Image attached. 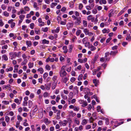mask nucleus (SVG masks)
<instances>
[{"instance_id": "774afa93", "label": "nucleus", "mask_w": 131, "mask_h": 131, "mask_svg": "<svg viewBox=\"0 0 131 131\" xmlns=\"http://www.w3.org/2000/svg\"><path fill=\"white\" fill-rule=\"evenodd\" d=\"M75 79L74 77L71 78L70 80V81L72 83H73L75 80Z\"/></svg>"}, {"instance_id": "a19ab883", "label": "nucleus", "mask_w": 131, "mask_h": 131, "mask_svg": "<svg viewBox=\"0 0 131 131\" xmlns=\"http://www.w3.org/2000/svg\"><path fill=\"white\" fill-rule=\"evenodd\" d=\"M24 9L26 12V11H29L30 10V9L28 7L26 6L24 7Z\"/></svg>"}, {"instance_id": "c85d7f7f", "label": "nucleus", "mask_w": 131, "mask_h": 131, "mask_svg": "<svg viewBox=\"0 0 131 131\" xmlns=\"http://www.w3.org/2000/svg\"><path fill=\"white\" fill-rule=\"evenodd\" d=\"M56 85L57 83L56 82H54L53 83L52 87V89L54 90L55 89L56 86Z\"/></svg>"}, {"instance_id": "4c0bfd02", "label": "nucleus", "mask_w": 131, "mask_h": 131, "mask_svg": "<svg viewBox=\"0 0 131 131\" xmlns=\"http://www.w3.org/2000/svg\"><path fill=\"white\" fill-rule=\"evenodd\" d=\"M127 9V8L126 7H125L119 13V14H123L125 11Z\"/></svg>"}, {"instance_id": "6e6d98bb", "label": "nucleus", "mask_w": 131, "mask_h": 131, "mask_svg": "<svg viewBox=\"0 0 131 131\" xmlns=\"http://www.w3.org/2000/svg\"><path fill=\"white\" fill-rule=\"evenodd\" d=\"M4 16L7 17L9 16V14L7 11H5L4 12Z\"/></svg>"}, {"instance_id": "4468645a", "label": "nucleus", "mask_w": 131, "mask_h": 131, "mask_svg": "<svg viewBox=\"0 0 131 131\" xmlns=\"http://www.w3.org/2000/svg\"><path fill=\"white\" fill-rule=\"evenodd\" d=\"M93 82L95 84V85L96 86L99 83V81L96 79H94L93 80Z\"/></svg>"}, {"instance_id": "39448f33", "label": "nucleus", "mask_w": 131, "mask_h": 131, "mask_svg": "<svg viewBox=\"0 0 131 131\" xmlns=\"http://www.w3.org/2000/svg\"><path fill=\"white\" fill-rule=\"evenodd\" d=\"M74 24L72 22H69L67 24V28L68 30L71 29L73 26Z\"/></svg>"}, {"instance_id": "8fccbe9b", "label": "nucleus", "mask_w": 131, "mask_h": 131, "mask_svg": "<svg viewBox=\"0 0 131 131\" xmlns=\"http://www.w3.org/2000/svg\"><path fill=\"white\" fill-rule=\"evenodd\" d=\"M44 122L46 125H48L49 124V123L48 121V118L45 119L44 121Z\"/></svg>"}, {"instance_id": "b1692460", "label": "nucleus", "mask_w": 131, "mask_h": 131, "mask_svg": "<svg viewBox=\"0 0 131 131\" xmlns=\"http://www.w3.org/2000/svg\"><path fill=\"white\" fill-rule=\"evenodd\" d=\"M63 49L64 50V52L66 53L68 51V50L67 49V47L66 46H64L63 47Z\"/></svg>"}, {"instance_id": "bf43d9fd", "label": "nucleus", "mask_w": 131, "mask_h": 131, "mask_svg": "<svg viewBox=\"0 0 131 131\" xmlns=\"http://www.w3.org/2000/svg\"><path fill=\"white\" fill-rule=\"evenodd\" d=\"M8 88H10V85H4L3 88V89H7Z\"/></svg>"}, {"instance_id": "338daca9", "label": "nucleus", "mask_w": 131, "mask_h": 131, "mask_svg": "<svg viewBox=\"0 0 131 131\" xmlns=\"http://www.w3.org/2000/svg\"><path fill=\"white\" fill-rule=\"evenodd\" d=\"M31 128L32 131H35V129L34 128V125H31Z\"/></svg>"}, {"instance_id": "ea45409f", "label": "nucleus", "mask_w": 131, "mask_h": 131, "mask_svg": "<svg viewBox=\"0 0 131 131\" xmlns=\"http://www.w3.org/2000/svg\"><path fill=\"white\" fill-rule=\"evenodd\" d=\"M82 68V66L81 65H79L78 66L77 68H75L74 70L75 71H77L78 70H80Z\"/></svg>"}, {"instance_id": "e2e57ef3", "label": "nucleus", "mask_w": 131, "mask_h": 131, "mask_svg": "<svg viewBox=\"0 0 131 131\" xmlns=\"http://www.w3.org/2000/svg\"><path fill=\"white\" fill-rule=\"evenodd\" d=\"M70 59L69 58H67V63H68V65L71 64V63L70 62Z\"/></svg>"}, {"instance_id": "f257e3e1", "label": "nucleus", "mask_w": 131, "mask_h": 131, "mask_svg": "<svg viewBox=\"0 0 131 131\" xmlns=\"http://www.w3.org/2000/svg\"><path fill=\"white\" fill-rule=\"evenodd\" d=\"M66 66H63L61 68L60 71L59 72L60 76L62 77H64L66 76L67 73L66 72L65 68L66 67Z\"/></svg>"}, {"instance_id": "dca6fc26", "label": "nucleus", "mask_w": 131, "mask_h": 131, "mask_svg": "<svg viewBox=\"0 0 131 131\" xmlns=\"http://www.w3.org/2000/svg\"><path fill=\"white\" fill-rule=\"evenodd\" d=\"M73 92L75 94H78L79 92V91L78 89V87L77 86H75L74 88V90H73Z\"/></svg>"}, {"instance_id": "2f4dec72", "label": "nucleus", "mask_w": 131, "mask_h": 131, "mask_svg": "<svg viewBox=\"0 0 131 131\" xmlns=\"http://www.w3.org/2000/svg\"><path fill=\"white\" fill-rule=\"evenodd\" d=\"M81 32V31L80 29H78L77 31L76 32V35L77 36H78L80 35Z\"/></svg>"}, {"instance_id": "79ce46f5", "label": "nucleus", "mask_w": 131, "mask_h": 131, "mask_svg": "<svg viewBox=\"0 0 131 131\" xmlns=\"http://www.w3.org/2000/svg\"><path fill=\"white\" fill-rule=\"evenodd\" d=\"M79 109L80 108L79 107L75 106H74L73 110L75 111H79Z\"/></svg>"}, {"instance_id": "a878e982", "label": "nucleus", "mask_w": 131, "mask_h": 131, "mask_svg": "<svg viewBox=\"0 0 131 131\" xmlns=\"http://www.w3.org/2000/svg\"><path fill=\"white\" fill-rule=\"evenodd\" d=\"M37 71H38L41 74H42L43 72V69L41 68H40L38 69Z\"/></svg>"}, {"instance_id": "f8f14e48", "label": "nucleus", "mask_w": 131, "mask_h": 131, "mask_svg": "<svg viewBox=\"0 0 131 131\" xmlns=\"http://www.w3.org/2000/svg\"><path fill=\"white\" fill-rule=\"evenodd\" d=\"M33 108L34 109L33 110V114L34 115L38 110L37 106V105H35Z\"/></svg>"}, {"instance_id": "de8ad7c7", "label": "nucleus", "mask_w": 131, "mask_h": 131, "mask_svg": "<svg viewBox=\"0 0 131 131\" xmlns=\"http://www.w3.org/2000/svg\"><path fill=\"white\" fill-rule=\"evenodd\" d=\"M48 75V73L47 72L45 73L43 75V77L44 79L47 77Z\"/></svg>"}, {"instance_id": "7ed1b4c3", "label": "nucleus", "mask_w": 131, "mask_h": 131, "mask_svg": "<svg viewBox=\"0 0 131 131\" xmlns=\"http://www.w3.org/2000/svg\"><path fill=\"white\" fill-rule=\"evenodd\" d=\"M83 32L86 35L90 36L93 35V33L90 32L89 30L87 28H84L83 29Z\"/></svg>"}, {"instance_id": "473e14b6", "label": "nucleus", "mask_w": 131, "mask_h": 131, "mask_svg": "<svg viewBox=\"0 0 131 131\" xmlns=\"http://www.w3.org/2000/svg\"><path fill=\"white\" fill-rule=\"evenodd\" d=\"M60 99V96L59 95H58L57 96L56 99V101L57 103H58Z\"/></svg>"}, {"instance_id": "a18cd8bd", "label": "nucleus", "mask_w": 131, "mask_h": 131, "mask_svg": "<svg viewBox=\"0 0 131 131\" xmlns=\"http://www.w3.org/2000/svg\"><path fill=\"white\" fill-rule=\"evenodd\" d=\"M10 118L8 116H6L5 117V120L6 122L7 123H8L9 122L10 120Z\"/></svg>"}, {"instance_id": "603ef678", "label": "nucleus", "mask_w": 131, "mask_h": 131, "mask_svg": "<svg viewBox=\"0 0 131 131\" xmlns=\"http://www.w3.org/2000/svg\"><path fill=\"white\" fill-rule=\"evenodd\" d=\"M117 51H111L110 52V54L114 55L115 54L117 53Z\"/></svg>"}, {"instance_id": "37998d69", "label": "nucleus", "mask_w": 131, "mask_h": 131, "mask_svg": "<svg viewBox=\"0 0 131 131\" xmlns=\"http://www.w3.org/2000/svg\"><path fill=\"white\" fill-rule=\"evenodd\" d=\"M93 17V16L92 15H90L87 17V19L88 20H90Z\"/></svg>"}, {"instance_id": "412c9836", "label": "nucleus", "mask_w": 131, "mask_h": 131, "mask_svg": "<svg viewBox=\"0 0 131 131\" xmlns=\"http://www.w3.org/2000/svg\"><path fill=\"white\" fill-rule=\"evenodd\" d=\"M14 101L18 105H19L21 103V100H19L18 99H15Z\"/></svg>"}, {"instance_id": "9b49d317", "label": "nucleus", "mask_w": 131, "mask_h": 131, "mask_svg": "<svg viewBox=\"0 0 131 131\" xmlns=\"http://www.w3.org/2000/svg\"><path fill=\"white\" fill-rule=\"evenodd\" d=\"M73 93L72 92H70L69 95V100H70L73 97ZM68 102H69L70 101L68 100Z\"/></svg>"}, {"instance_id": "bb28decb", "label": "nucleus", "mask_w": 131, "mask_h": 131, "mask_svg": "<svg viewBox=\"0 0 131 131\" xmlns=\"http://www.w3.org/2000/svg\"><path fill=\"white\" fill-rule=\"evenodd\" d=\"M83 26L85 27H86L87 26V22L86 20H84L83 21Z\"/></svg>"}, {"instance_id": "423d86ee", "label": "nucleus", "mask_w": 131, "mask_h": 131, "mask_svg": "<svg viewBox=\"0 0 131 131\" xmlns=\"http://www.w3.org/2000/svg\"><path fill=\"white\" fill-rule=\"evenodd\" d=\"M38 22L39 23L38 25L40 27L43 26L45 25V23L42 21L41 18H39L38 19Z\"/></svg>"}, {"instance_id": "f03ea898", "label": "nucleus", "mask_w": 131, "mask_h": 131, "mask_svg": "<svg viewBox=\"0 0 131 131\" xmlns=\"http://www.w3.org/2000/svg\"><path fill=\"white\" fill-rule=\"evenodd\" d=\"M10 58L11 60L15 59L16 57H18L17 53L16 52H10L9 53Z\"/></svg>"}, {"instance_id": "0e129e2a", "label": "nucleus", "mask_w": 131, "mask_h": 131, "mask_svg": "<svg viewBox=\"0 0 131 131\" xmlns=\"http://www.w3.org/2000/svg\"><path fill=\"white\" fill-rule=\"evenodd\" d=\"M91 128V126L90 125H86L85 127V129H90Z\"/></svg>"}, {"instance_id": "69168bd1", "label": "nucleus", "mask_w": 131, "mask_h": 131, "mask_svg": "<svg viewBox=\"0 0 131 131\" xmlns=\"http://www.w3.org/2000/svg\"><path fill=\"white\" fill-rule=\"evenodd\" d=\"M45 85V88L46 90H49L50 89V86L46 85Z\"/></svg>"}, {"instance_id": "cd10ccee", "label": "nucleus", "mask_w": 131, "mask_h": 131, "mask_svg": "<svg viewBox=\"0 0 131 131\" xmlns=\"http://www.w3.org/2000/svg\"><path fill=\"white\" fill-rule=\"evenodd\" d=\"M57 5V3H52L50 5V7L52 8H53L55 6Z\"/></svg>"}, {"instance_id": "4d7b16f0", "label": "nucleus", "mask_w": 131, "mask_h": 131, "mask_svg": "<svg viewBox=\"0 0 131 131\" xmlns=\"http://www.w3.org/2000/svg\"><path fill=\"white\" fill-rule=\"evenodd\" d=\"M83 7V4L81 3H80L79 4V9L80 10H81L82 8Z\"/></svg>"}, {"instance_id": "5701e85b", "label": "nucleus", "mask_w": 131, "mask_h": 131, "mask_svg": "<svg viewBox=\"0 0 131 131\" xmlns=\"http://www.w3.org/2000/svg\"><path fill=\"white\" fill-rule=\"evenodd\" d=\"M2 59H3L5 61H7L8 60V58L7 57V56L5 54L3 55L2 56Z\"/></svg>"}, {"instance_id": "49530a36", "label": "nucleus", "mask_w": 131, "mask_h": 131, "mask_svg": "<svg viewBox=\"0 0 131 131\" xmlns=\"http://www.w3.org/2000/svg\"><path fill=\"white\" fill-rule=\"evenodd\" d=\"M131 39V36H130V35L129 34H128L127 35V37L126 39L127 40H130Z\"/></svg>"}, {"instance_id": "c9c22d12", "label": "nucleus", "mask_w": 131, "mask_h": 131, "mask_svg": "<svg viewBox=\"0 0 131 131\" xmlns=\"http://www.w3.org/2000/svg\"><path fill=\"white\" fill-rule=\"evenodd\" d=\"M2 103L5 105H8L9 104V102L8 101L4 100L2 101Z\"/></svg>"}, {"instance_id": "ddd939ff", "label": "nucleus", "mask_w": 131, "mask_h": 131, "mask_svg": "<svg viewBox=\"0 0 131 131\" xmlns=\"http://www.w3.org/2000/svg\"><path fill=\"white\" fill-rule=\"evenodd\" d=\"M89 48L90 49L91 51H94L96 49V48L92 45H91L89 47Z\"/></svg>"}, {"instance_id": "aec40b11", "label": "nucleus", "mask_w": 131, "mask_h": 131, "mask_svg": "<svg viewBox=\"0 0 131 131\" xmlns=\"http://www.w3.org/2000/svg\"><path fill=\"white\" fill-rule=\"evenodd\" d=\"M69 115L71 116L72 117L76 115V113H74L72 111H71L69 112Z\"/></svg>"}, {"instance_id": "c03bdc74", "label": "nucleus", "mask_w": 131, "mask_h": 131, "mask_svg": "<svg viewBox=\"0 0 131 131\" xmlns=\"http://www.w3.org/2000/svg\"><path fill=\"white\" fill-rule=\"evenodd\" d=\"M77 39V37L75 36H74L71 39L72 40V42H74Z\"/></svg>"}, {"instance_id": "f3484780", "label": "nucleus", "mask_w": 131, "mask_h": 131, "mask_svg": "<svg viewBox=\"0 0 131 131\" xmlns=\"http://www.w3.org/2000/svg\"><path fill=\"white\" fill-rule=\"evenodd\" d=\"M61 96L63 100H66L68 99V97L67 95H64L63 93H61Z\"/></svg>"}, {"instance_id": "680f3d73", "label": "nucleus", "mask_w": 131, "mask_h": 131, "mask_svg": "<svg viewBox=\"0 0 131 131\" xmlns=\"http://www.w3.org/2000/svg\"><path fill=\"white\" fill-rule=\"evenodd\" d=\"M52 110L54 111V113H56L58 111L56 109V107L55 106H53L52 107Z\"/></svg>"}, {"instance_id": "58836bf2", "label": "nucleus", "mask_w": 131, "mask_h": 131, "mask_svg": "<svg viewBox=\"0 0 131 131\" xmlns=\"http://www.w3.org/2000/svg\"><path fill=\"white\" fill-rule=\"evenodd\" d=\"M29 68H32L34 66V63H31L30 62H29L28 64Z\"/></svg>"}, {"instance_id": "09e8293b", "label": "nucleus", "mask_w": 131, "mask_h": 131, "mask_svg": "<svg viewBox=\"0 0 131 131\" xmlns=\"http://www.w3.org/2000/svg\"><path fill=\"white\" fill-rule=\"evenodd\" d=\"M25 17V15H20L19 16V18L20 19L23 20Z\"/></svg>"}, {"instance_id": "052dcab7", "label": "nucleus", "mask_w": 131, "mask_h": 131, "mask_svg": "<svg viewBox=\"0 0 131 131\" xmlns=\"http://www.w3.org/2000/svg\"><path fill=\"white\" fill-rule=\"evenodd\" d=\"M34 23H32L30 25V27L31 29H33L34 27Z\"/></svg>"}, {"instance_id": "1a4fd4ad", "label": "nucleus", "mask_w": 131, "mask_h": 131, "mask_svg": "<svg viewBox=\"0 0 131 131\" xmlns=\"http://www.w3.org/2000/svg\"><path fill=\"white\" fill-rule=\"evenodd\" d=\"M94 4L93 3L90 4V5L87 6L86 7V9L88 10H90L92 9V7H93L94 6Z\"/></svg>"}, {"instance_id": "0eeeda50", "label": "nucleus", "mask_w": 131, "mask_h": 131, "mask_svg": "<svg viewBox=\"0 0 131 131\" xmlns=\"http://www.w3.org/2000/svg\"><path fill=\"white\" fill-rule=\"evenodd\" d=\"M84 90L86 92L87 94H88L89 95H91L93 94V93L90 92V89L87 88H86L84 89Z\"/></svg>"}, {"instance_id": "4be33fe9", "label": "nucleus", "mask_w": 131, "mask_h": 131, "mask_svg": "<svg viewBox=\"0 0 131 131\" xmlns=\"http://www.w3.org/2000/svg\"><path fill=\"white\" fill-rule=\"evenodd\" d=\"M26 44L27 45V47H30L31 46V43L30 41L27 40L26 41Z\"/></svg>"}, {"instance_id": "9d476101", "label": "nucleus", "mask_w": 131, "mask_h": 131, "mask_svg": "<svg viewBox=\"0 0 131 131\" xmlns=\"http://www.w3.org/2000/svg\"><path fill=\"white\" fill-rule=\"evenodd\" d=\"M73 120L74 123L76 124L77 125H79L80 124L79 120L77 118H74Z\"/></svg>"}, {"instance_id": "e433bc0d", "label": "nucleus", "mask_w": 131, "mask_h": 131, "mask_svg": "<svg viewBox=\"0 0 131 131\" xmlns=\"http://www.w3.org/2000/svg\"><path fill=\"white\" fill-rule=\"evenodd\" d=\"M51 67L48 64H47L45 66V69L46 70H50Z\"/></svg>"}, {"instance_id": "c756f323", "label": "nucleus", "mask_w": 131, "mask_h": 131, "mask_svg": "<svg viewBox=\"0 0 131 131\" xmlns=\"http://www.w3.org/2000/svg\"><path fill=\"white\" fill-rule=\"evenodd\" d=\"M83 77V75L81 74L79 75L78 78V80L79 81H81L82 80Z\"/></svg>"}, {"instance_id": "f704fd0d", "label": "nucleus", "mask_w": 131, "mask_h": 131, "mask_svg": "<svg viewBox=\"0 0 131 131\" xmlns=\"http://www.w3.org/2000/svg\"><path fill=\"white\" fill-rule=\"evenodd\" d=\"M27 62V60L26 59H24L23 62L21 63V64L22 65H24L26 64Z\"/></svg>"}, {"instance_id": "3c124183", "label": "nucleus", "mask_w": 131, "mask_h": 131, "mask_svg": "<svg viewBox=\"0 0 131 131\" xmlns=\"http://www.w3.org/2000/svg\"><path fill=\"white\" fill-rule=\"evenodd\" d=\"M13 70V67H10L9 68L6 69V71L7 72H8L9 71H12Z\"/></svg>"}, {"instance_id": "13d9d810", "label": "nucleus", "mask_w": 131, "mask_h": 131, "mask_svg": "<svg viewBox=\"0 0 131 131\" xmlns=\"http://www.w3.org/2000/svg\"><path fill=\"white\" fill-rule=\"evenodd\" d=\"M71 67H70L67 68L66 71L68 72H70L71 70Z\"/></svg>"}, {"instance_id": "864d4df0", "label": "nucleus", "mask_w": 131, "mask_h": 131, "mask_svg": "<svg viewBox=\"0 0 131 131\" xmlns=\"http://www.w3.org/2000/svg\"><path fill=\"white\" fill-rule=\"evenodd\" d=\"M82 104V106L83 107H84L86 106L88 104L86 102H84Z\"/></svg>"}, {"instance_id": "6e6552de", "label": "nucleus", "mask_w": 131, "mask_h": 131, "mask_svg": "<svg viewBox=\"0 0 131 131\" xmlns=\"http://www.w3.org/2000/svg\"><path fill=\"white\" fill-rule=\"evenodd\" d=\"M68 123V121L67 120H64L62 122H60L59 123L61 125L63 126H65Z\"/></svg>"}, {"instance_id": "6ab92c4d", "label": "nucleus", "mask_w": 131, "mask_h": 131, "mask_svg": "<svg viewBox=\"0 0 131 131\" xmlns=\"http://www.w3.org/2000/svg\"><path fill=\"white\" fill-rule=\"evenodd\" d=\"M88 122V120L86 119H84L81 122V124L82 125H84L87 124Z\"/></svg>"}, {"instance_id": "a211bd4d", "label": "nucleus", "mask_w": 131, "mask_h": 131, "mask_svg": "<svg viewBox=\"0 0 131 131\" xmlns=\"http://www.w3.org/2000/svg\"><path fill=\"white\" fill-rule=\"evenodd\" d=\"M107 2L106 0H100L99 1V3L100 5L102 4H105Z\"/></svg>"}, {"instance_id": "7c9ffc66", "label": "nucleus", "mask_w": 131, "mask_h": 131, "mask_svg": "<svg viewBox=\"0 0 131 131\" xmlns=\"http://www.w3.org/2000/svg\"><path fill=\"white\" fill-rule=\"evenodd\" d=\"M17 119L18 121H21L23 120V118L19 115H18L17 116Z\"/></svg>"}, {"instance_id": "20e7f679", "label": "nucleus", "mask_w": 131, "mask_h": 131, "mask_svg": "<svg viewBox=\"0 0 131 131\" xmlns=\"http://www.w3.org/2000/svg\"><path fill=\"white\" fill-rule=\"evenodd\" d=\"M81 17H79L76 20L74 23V24L76 25H79L81 23Z\"/></svg>"}, {"instance_id": "5fc2aeb1", "label": "nucleus", "mask_w": 131, "mask_h": 131, "mask_svg": "<svg viewBox=\"0 0 131 131\" xmlns=\"http://www.w3.org/2000/svg\"><path fill=\"white\" fill-rule=\"evenodd\" d=\"M87 108L88 110L90 111L91 110V108H92V106L90 104H89L87 106Z\"/></svg>"}, {"instance_id": "393cba45", "label": "nucleus", "mask_w": 131, "mask_h": 131, "mask_svg": "<svg viewBox=\"0 0 131 131\" xmlns=\"http://www.w3.org/2000/svg\"><path fill=\"white\" fill-rule=\"evenodd\" d=\"M42 43L43 44H48L49 43V41L46 39H44L42 40Z\"/></svg>"}, {"instance_id": "72a5a7b5", "label": "nucleus", "mask_w": 131, "mask_h": 131, "mask_svg": "<svg viewBox=\"0 0 131 131\" xmlns=\"http://www.w3.org/2000/svg\"><path fill=\"white\" fill-rule=\"evenodd\" d=\"M109 55V52H107L105 53V56L104 58L105 60V61H106L107 60V57Z\"/></svg>"}, {"instance_id": "2eb2a0df", "label": "nucleus", "mask_w": 131, "mask_h": 131, "mask_svg": "<svg viewBox=\"0 0 131 131\" xmlns=\"http://www.w3.org/2000/svg\"><path fill=\"white\" fill-rule=\"evenodd\" d=\"M103 33L105 34V33H108L110 31V30L109 29H106L104 28L102 30Z\"/></svg>"}]
</instances>
